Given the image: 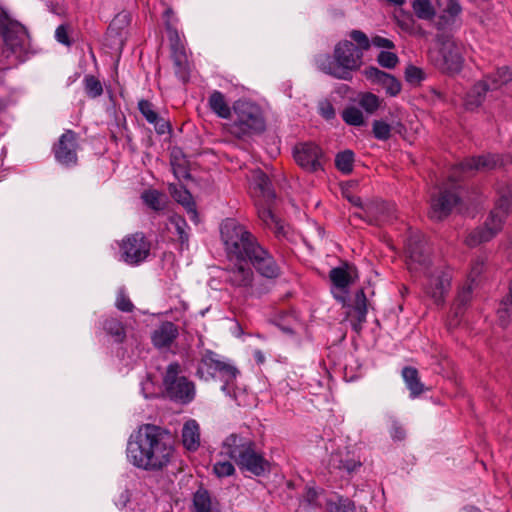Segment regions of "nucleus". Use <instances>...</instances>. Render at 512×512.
Wrapping results in <instances>:
<instances>
[{
    "label": "nucleus",
    "instance_id": "24",
    "mask_svg": "<svg viewBox=\"0 0 512 512\" xmlns=\"http://www.w3.org/2000/svg\"><path fill=\"white\" fill-rule=\"evenodd\" d=\"M138 109L146 121L154 126L155 131L163 135L170 131V124L154 109V105L145 99L138 102Z\"/></svg>",
    "mask_w": 512,
    "mask_h": 512
},
{
    "label": "nucleus",
    "instance_id": "27",
    "mask_svg": "<svg viewBox=\"0 0 512 512\" xmlns=\"http://www.w3.org/2000/svg\"><path fill=\"white\" fill-rule=\"evenodd\" d=\"M169 190L172 197L185 208L189 219L198 223V213L190 192L183 186L178 185H170Z\"/></svg>",
    "mask_w": 512,
    "mask_h": 512
},
{
    "label": "nucleus",
    "instance_id": "45",
    "mask_svg": "<svg viewBox=\"0 0 512 512\" xmlns=\"http://www.w3.org/2000/svg\"><path fill=\"white\" fill-rule=\"evenodd\" d=\"M213 472L218 478L228 477L235 473V467L231 460H218L213 465Z\"/></svg>",
    "mask_w": 512,
    "mask_h": 512
},
{
    "label": "nucleus",
    "instance_id": "8",
    "mask_svg": "<svg viewBox=\"0 0 512 512\" xmlns=\"http://www.w3.org/2000/svg\"><path fill=\"white\" fill-rule=\"evenodd\" d=\"M252 186L256 196L255 204L260 220L267 228L273 231L276 237H285V225L272 211L275 192L272 189L271 181L265 173L256 171L253 175Z\"/></svg>",
    "mask_w": 512,
    "mask_h": 512
},
{
    "label": "nucleus",
    "instance_id": "34",
    "mask_svg": "<svg viewBox=\"0 0 512 512\" xmlns=\"http://www.w3.org/2000/svg\"><path fill=\"white\" fill-rule=\"evenodd\" d=\"M326 512H356V506L349 498L336 494L326 499Z\"/></svg>",
    "mask_w": 512,
    "mask_h": 512
},
{
    "label": "nucleus",
    "instance_id": "53",
    "mask_svg": "<svg viewBox=\"0 0 512 512\" xmlns=\"http://www.w3.org/2000/svg\"><path fill=\"white\" fill-rule=\"evenodd\" d=\"M55 37L59 43L67 46L70 45L67 29L64 25H60L59 27H57L55 31Z\"/></svg>",
    "mask_w": 512,
    "mask_h": 512
},
{
    "label": "nucleus",
    "instance_id": "22",
    "mask_svg": "<svg viewBox=\"0 0 512 512\" xmlns=\"http://www.w3.org/2000/svg\"><path fill=\"white\" fill-rule=\"evenodd\" d=\"M361 466V462L347 448L338 449L330 455L329 467L340 472L352 473Z\"/></svg>",
    "mask_w": 512,
    "mask_h": 512
},
{
    "label": "nucleus",
    "instance_id": "11",
    "mask_svg": "<svg viewBox=\"0 0 512 512\" xmlns=\"http://www.w3.org/2000/svg\"><path fill=\"white\" fill-rule=\"evenodd\" d=\"M512 81V70L503 66L495 73L488 75L484 80L477 82L467 93L465 106L468 110L478 108L486 97H492L493 92L500 89L503 85Z\"/></svg>",
    "mask_w": 512,
    "mask_h": 512
},
{
    "label": "nucleus",
    "instance_id": "37",
    "mask_svg": "<svg viewBox=\"0 0 512 512\" xmlns=\"http://www.w3.org/2000/svg\"><path fill=\"white\" fill-rule=\"evenodd\" d=\"M381 103L382 100L371 92H364L358 95L359 106L363 108L368 114L375 113L379 109Z\"/></svg>",
    "mask_w": 512,
    "mask_h": 512
},
{
    "label": "nucleus",
    "instance_id": "62",
    "mask_svg": "<svg viewBox=\"0 0 512 512\" xmlns=\"http://www.w3.org/2000/svg\"><path fill=\"white\" fill-rule=\"evenodd\" d=\"M214 512H220V511H214Z\"/></svg>",
    "mask_w": 512,
    "mask_h": 512
},
{
    "label": "nucleus",
    "instance_id": "31",
    "mask_svg": "<svg viewBox=\"0 0 512 512\" xmlns=\"http://www.w3.org/2000/svg\"><path fill=\"white\" fill-rule=\"evenodd\" d=\"M462 8L457 0H448L443 14L439 16L436 26L439 30L449 28L455 21V18L461 13Z\"/></svg>",
    "mask_w": 512,
    "mask_h": 512
},
{
    "label": "nucleus",
    "instance_id": "21",
    "mask_svg": "<svg viewBox=\"0 0 512 512\" xmlns=\"http://www.w3.org/2000/svg\"><path fill=\"white\" fill-rule=\"evenodd\" d=\"M226 270V280L234 287L248 288L251 286L253 281V271L248 265L249 261H234Z\"/></svg>",
    "mask_w": 512,
    "mask_h": 512
},
{
    "label": "nucleus",
    "instance_id": "40",
    "mask_svg": "<svg viewBox=\"0 0 512 512\" xmlns=\"http://www.w3.org/2000/svg\"><path fill=\"white\" fill-rule=\"evenodd\" d=\"M165 196L157 190H147L142 193L144 203L153 210H161L164 207Z\"/></svg>",
    "mask_w": 512,
    "mask_h": 512
},
{
    "label": "nucleus",
    "instance_id": "42",
    "mask_svg": "<svg viewBox=\"0 0 512 512\" xmlns=\"http://www.w3.org/2000/svg\"><path fill=\"white\" fill-rule=\"evenodd\" d=\"M104 330L114 337L116 342H121L125 337L122 323L116 319H107L103 325Z\"/></svg>",
    "mask_w": 512,
    "mask_h": 512
},
{
    "label": "nucleus",
    "instance_id": "41",
    "mask_svg": "<svg viewBox=\"0 0 512 512\" xmlns=\"http://www.w3.org/2000/svg\"><path fill=\"white\" fill-rule=\"evenodd\" d=\"M170 229H174L178 234L179 240L181 243L188 241L187 234V223L186 220L180 215L173 214L169 218Z\"/></svg>",
    "mask_w": 512,
    "mask_h": 512
},
{
    "label": "nucleus",
    "instance_id": "60",
    "mask_svg": "<svg viewBox=\"0 0 512 512\" xmlns=\"http://www.w3.org/2000/svg\"><path fill=\"white\" fill-rule=\"evenodd\" d=\"M128 17V14L127 13H122V14H119L117 17H116V21H121L122 19H126Z\"/></svg>",
    "mask_w": 512,
    "mask_h": 512
},
{
    "label": "nucleus",
    "instance_id": "36",
    "mask_svg": "<svg viewBox=\"0 0 512 512\" xmlns=\"http://www.w3.org/2000/svg\"><path fill=\"white\" fill-rule=\"evenodd\" d=\"M326 499L324 492L322 489H316L314 487H307L303 496L301 503L306 504L310 508H319L326 504Z\"/></svg>",
    "mask_w": 512,
    "mask_h": 512
},
{
    "label": "nucleus",
    "instance_id": "52",
    "mask_svg": "<svg viewBox=\"0 0 512 512\" xmlns=\"http://www.w3.org/2000/svg\"><path fill=\"white\" fill-rule=\"evenodd\" d=\"M347 200L355 207L360 208L361 212L355 213L356 216L364 215V206L368 201H363L359 196L356 195H346Z\"/></svg>",
    "mask_w": 512,
    "mask_h": 512
},
{
    "label": "nucleus",
    "instance_id": "13",
    "mask_svg": "<svg viewBox=\"0 0 512 512\" xmlns=\"http://www.w3.org/2000/svg\"><path fill=\"white\" fill-rule=\"evenodd\" d=\"M440 43L438 50H432L429 58L433 65L448 74L458 73L463 65L461 48L450 38L439 36Z\"/></svg>",
    "mask_w": 512,
    "mask_h": 512
},
{
    "label": "nucleus",
    "instance_id": "14",
    "mask_svg": "<svg viewBox=\"0 0 512 512\" xmlns=\"http://www.w3.org/2000/svg\"><path fill=\"white\" fill-rule=\"evenodd\" d=\"M181 366L177 362L168 365L164 376V386L168 396L177 402L189 403L195 396V388L191 381L183 376Z\"/></svg>",
    "mask_w": 512,
    "mask_h": 512
},
{
    "label": "nucleus",
    "instance_id": "46",
    "mask_svg": "<svg viewBox=\"0 0 512 512\" xmlns=\"http://www.w3.org/2000/svg\"><path fill=\"white\" fill-rule=\"evenodd\" d=\"M391 126L382 120H375L373 122V134L378 140L385 141L389 139Z\"/></svg>",
    "mask_w": 512,
    "mask_h": 512
},
{
    "label": "nucleus",
    "instance_id": "7",
    "mask_svg": "<svg viewBox=\"0 0 512 512\" xmlns=\"http://www.w3.org/2000/svg\"><path fill=\"white\" fill-rule=\"evenodd\" d=\"M196 374L200 379L205 381L219 377V379L224 382L221 390L237 401L234 382L239 371L221 355L209 349L201 352Z\"/></svg>",
    "mask_w": 512,
    "mask_h": 512
},
{
    "label": "nucleus",
    "instance_id": "16",
    "mask_svg": "<svg viewBox=\"0 0 512 512\" xmlns=\"http://www.w3.org/2000/svg\"><path fill=\"white\" fill-rule=\"evenodd\" d=\"M171 13L172 11L170 9H167L165 11V17L167 18L166 29L170 41L172 59L175 65V73L180 80L186 82L189 77L188 58L184 45L182 44L180 36L178 34V31L173 27L172 23L169 20Z\"/></svg>",
    "mask_w": 512,
    "mask_h": 512
},
{
    "label": "nucleus",
    "instance_id": "23",
    "mask_svg": "<svg viewBox=\"0 0 512 512\" xmlns=\"http://www.w3.org/2000/svg\"><path fill=\"white\" fill-rule=\"evenodd\" d=\"M363 74L373 83L382 85L386 93L390 96H396L401 91V84L394 76L385 73L376 67L366 68L363 71Z\"/></svg>",
    "mask_w": 512,
    "mask_h": 512
},
{
    "label": "nucleus",
    "instance_id": "56",
    "mask_svg": "<svg viewBox=\"0 0 512 512\" xmlns=\"http://www.w3.org/2000/svg\"><path fill=\"white\" fill-rule=\"evenodd\" d=\"M320 113L327 120L332 119L335 116L334 108L330 103H322L320 106Z\"/></svg>",
    "mask_w": 512,
    "mask_h": 512
},
{
    "label": "nucleus",
    "instance_id": "28",
    "mask_svg": "<svg viewBox=\"0 0 512 512\" xmlns=\"http://www.w3.org/2000/svg\"><path fill=\"white\" fill-rule=\"evenodd\" d=\"M350 314L354 318L352 320L353 329L359 331L362 323L366 321L367 315V299L362 289L358 290L355 294Z\"/></svg>",
    "mask_w": 512,
    "mask_h": 512
},
{
    "label": "nucleus",
    "instance_id": "15",
    "mask_svg": "<svg viewBox=\"0 0 512 512\" xmlns=\"http://www.w3.org/2000/svg\"><path fill=\"white\" fill-rule=\"evenodd\" d=\"M150 253V243L143 233L125 237L120 243V258L128 265H138L145 261Z\"/></svg>",
    "mask_w": 512,
    "mask_h": 512
},
{
    "label": "nucleus",
    "instance_id": "10",
    "mask_svg": "<svg viewBox=\"0 0 512 512\" xmlns=\"http://www.w3.org/2000/svg\"><path fill=\"white\" fill-rule=\"evenodd\" d=\"M512 211V188L506 187L500 192L495 209L490 212L484 227L472 231L466 238L470 247L491 240L501 229L504 218Z\"/></svg>",
    "mask_w": 512,
    "mask_h": 512
},
{
    "label": "nucleus",
    "instance_id": "38",
    "mask_svg": "<svg viewBox=\"0 0 512 512\" xmlns=\"http://www.w3.org/2000/svg\"><path fill=\"white\" fill-rule=\"evenodd\" d=\"M412 8L415 15L423 20H430L435 15V9L430 0H414Z\"/></svg>",
    "mask_w": 512,
    "mask_h": 512
},
{
    "label": "nucleus",
    "instance_id": "55",
    "mask_svg": "<svg viewBox=\"0 0 512 512\" xmlns=\"http://www.w3.org/2000/svg\"><path fill=\"white\" fill-rule=\"evenodd\" d=\"M370 44H372L376 47H379V48L391 49L394 47V44L392 41H390L387 38L381 37V36L373 37Z\"/></svg>",
    "mask_w": 512,
    "mask_h": 512
},
{
    "label": "nucleus",
    "instance_id": "29",
    "mask_svg": "<svg viewBox=\"0 0 512 512\" xmlns=\"http://www.w3.org/2000/svg\"><path fill=\"white\" fill-rule=\"evenodd\" d=\"M472 297V285L463 287L456 298L454 305V316L448 321V328H456L459 325V318L463 315L466 306L470 303Z\"/></svg>",
    "mask_w": 512,
    "mask_h": 512
},
{
    "label": "nucleus",
    "instance_id": "61",
    "mask_svg": "<svg viewBox=\"0 0 512 512\" xmlns=\"http://www.w3.org/2000/svg\"><path fill=\"white\" fill-rule=\"evenodd\" d=\"M464 512H478V509L474 507L465 508Z\"/></svg>",
    "mask_w": 512,
    "mask_h": 512
},
{
    "label": "nucleus",
    "instance_id": "9",
    "mask_svg": "<svg viewBox=\"0 0 512 512\" xmlns=\"http://www.w3.org/2000/svg\"><path fill=\"white\" fill-rule=\"evenodd\" d=\"M233 113V121L227 125V129L235 137L243 138L265 130L263 113L257 104L238 100L233 105Z\"/></svg>",
    "mask_w": 512,
    "mask_h": 512
},
{
    "label": "nucleus",
    "instance_id": "4",
    "mask_svg": "<svg viewBox=\"0 0 512 512\" xmlns=\"http://www.w3.org/2000/svg\"><path fill=\"white\" fill-rule=\"evenodd\" d=\"M503 164V160H500L498 156L488 154L465 159L454 166L449 176L448 183L439 188L437 194L431 196L430 218L436 221L443 220L452 212L453 208L457 206L460 197L455 183L462 176L474 171H489Z\"/></svg>",
    "mask_w": 512,
    "mask_h": 512
},
{
    "label": "nucleus",
    "instance_id": "44",
    "mask_svg": "<svg viewBox=\"0 0 512 512\" xmlns=\"http://www.w3.org/2000/svg\"><path fill=\"white\" fill-rule=\"evenodd\" d=\"M342 118L349 125L361 126L364 124V116L361 110L353 106L344 109Z\"/></svg>",
    "mask_w": 512,
    "mask_h": 512
},
{
    "label": "nucleus",
    "instance_id": "25",
    "mask_svg": "<svg viewBox=\"0 0 512 512\" xmlns=\"http://www.w3.org/2000/svg\"><path fill=\"white\" fill-rule=\"evenodd\" d=\"M178 327L166 321L161 323L152 333V343L157 348H168L178 337Z\"/></svg>",
    "mask_w": 512,
    "mask_h": 512
},
{
    "label": "nucleus",
    "instance_id": "54",
    "mask_svg": "<svg viewBox=\"0 0 512 512\" xmlns=\"http://www.w3.org/2000/svg\"><path fill=\"white\" fill-rule=\"evenodd\" d=\"M484 267V262L482 260L477 259L471 268L469 279L472 283L476 281V278L482 273Z\"/></svg>",
    "mask_w": 512,
    "mask_h": 512
},
{
    "label": "nucleus",
    "instance_id": "19",
    "mask_svg": "<svg viewBox=\"0 0 512 512\" xmlns=\"http://www.w3.org/2000/svg\"><path fill=\"white\" fill-rule=\"evenodd\" d=\"M396 211L394 204L379 200H368L366 206H364V215H359V218L370 224H388L397 219Z\"/></svg>",
    "mask_w": 512,
    "mask_h": 512
},
{
    "label": "nucleus",
    "instance_id": "51",
    "mask_svg": "<svg viewBox=\"0 0 512 512\" xmlns=\"http://www.w3.org/2000/svg\"><path fill=\"white\" fill-rule=\"evenodd\" d=\"M390 435L395 441H401L406 436L404 428L395 419L391 421Z\"/></svg>",
    "mask_w": 512,
    "mask_h": 512
},
{
    "label": "nucleus",
    "instance_id": "12",
    "mask_svg": "<svg viewBox=\"0 0 512 512\" xmlns=\"http://www.w3.org/2000/svg\"><path fill=\"white\" fill-rule=\"evenodd\" d=\"M0 35L6 48L17 58L29 48L30 37L26 27L5 13L0 14Z\"/></svg>",
    "mask_w": 512,
    "mask_h": 512
},
{
    "label": "nucleus",
    "instance_id": "18",
    "mask_svg": "<svg viewBox=\"0 0 512 512\" xmlns=\"http://www.w3.org/2000/svg\"><path fill=\"white\" fill-rule=\"evenodd\" d=\"M293 156L296 163L304 170L316 172L322 169L323 152L311 142L299 143L294 147Z\"/></svg>",
    "mask_w": 512,
    "mask_h": 512
},
{
    "label": "nucleus",
    "instance_id": "2",
    "mask_svg": "<svg viewBox=\"0 0 512 512\" xmlns=\"http://www.w3.org/2000/svg\"><path fill=\"white\" fill-rule=\"evenodd\" d=\"M221 240L230 262L249 261L263 277L273 279L280 275V267L273 256L262 247L256 237L235 219L227 218L220 226Z\"/></svg>",
    "mask_w": 512,
    "mask_h": 512
},
{
    "label": "nucleus",
    "instance_id": "47",
    "mask_svg": "<svg viewBox=\"0 0 512 512\" xmlns=\"http://www.w3.org/2000/svg\"><path fill=\"white\" fill-rule=\"evenodd\" d=\"M378 63L385 68H394L398 63V56L389 51H382L377 58Z\"/></svg>",
    "mask_w": 512,
    "mask_h": 512
},
{
    "label": "nucleus",
    "instance_id": "20",
    "mask_svg": "<svg viewBox=\"0 0 512 512\" xmlns=\"http://www.w3.org/2000/svg\"><path fill=\"white\" fill-rule=\"evenodd\" d=\"M57 162L66 167L77 164V138L75 132L67 130L53 147Z\"/></svg>",
    "mask_w": 512,
    "mask_h": 512
},
{
    "label": "nucleus",
    "instance_id": "17",
    "mask_svg": "<svg viewBox=\"0 0 512 512\" xmlns=\"http://www.w3.org/2000/svg\"><path fill=\"white\" fill-rule=\"evenodd\" d=\"M329 278L332 283L334 297L344 304L347 299L349 286L358 279L357 269L348 263H344L341 266L331 269Z\"/></svg>",
    "mask_w": 512,
    "mask_h": 512
},
{
    "label": "nucleus",
    "instance_id": "58",
    "mask_svg": "<svg viewBox=\"0 0 512 512\" xmlns=\"http://www.w3.org/2000/svg\"><path fill=\"white\" fill-rule=\"evenodd\" d=\"M253 357L257 364H263L265 362V355L259 349L254 350Z\"/></svg>",
    "mask_w": 512,
    "mask_h": 512
},
{
    "label": "nucleus",
    "instance_id": "26",
    "mask_svg": "<svg viewBox=\"0 0 512 512\" xmlns=\"http://www.w3.org/2000/svg\"><path fill=\"white\" fill-rule=\"evenodd\" d=\"M181 440L184 448L190 452L198 450L201 444L200 426L195 419L187 420L181 433Z\"/></svg>",
    "mask_w": 512,
    "mask_h": 512
},
{
    "label": "nucleus",
    "instance_id": "59",
    "mask_svg": "<svg viewBox=\"0 0 512 512\" xmlns=\"http://www.w3.org/2000/svg\"><path fill=\"white\" fill-rule=\"evenodd\" d=\"M389 3L394 5H402L404 3V0H387Z\"/></svg>",
    "mask_w": 512,
    "mask_h": 512
},
{
    "label": "nucleus",
    "instance_id": "30",
    "mask_svg": "<svg viewBox=\"0 0 512 512\" xmlns=\"http://www.w3.org/2000/svg\"><path fill=\"white\" fill-rule=\"evenodd\" d=\"M220 511L219 504L212 499L209 492L203 488L198 489L193 495L192 512H214Z\"/></svg>",
    "mask_w": 512,
    "mask_h": 512
},
{
    "label": "nucleus",
    "instance_id": "39",
    "mask_svg": "<svg viewBox=\"0 0 512 512\" xmlns=\"http://www.w3.org/2000/svg\"><path fill=\"white\" fill-rule=\"evenodd\" d=\"M354 153L351 150H345L336 155L335 165L339 171L349 174L353 170Z\"/></svg>",
    "mask_w": 512,
    "mask_h": 512
},
{
    "label": "nucleus",
    "instance_id": "33",
    "mask_svg": "<svg viewBox=\"0 0 512 512\" xmlns=\"http://www.w3.org/2000/svg\"><path fill=\"white\" fill-rule=\"evenodd\" d=\"M210 109L220 118L227 119L231 116V109L220 91H213L208 99Z\"/></svg>",
    "mask_w": 512,
    "mask_h": 512
},
{
    "label": "nucleus",
    "instance_id": "57",
    "mask_svg": "<svg viewBox=\"0 0 512 512\" xmlns=\"http://www.w3.org/2000/svg\"><path fill=\"white\" fill-rule=\"evenodd\" d=\"M152 388L153 382L151 378L148 376L145 381L141 382V390L145 398H148L153 394Z\"/></svg>",
    "mask_w": 512,
    "mask_h": 512
},
{
    "label": "nucleus",
    "instance_id": "35",
    "mask_svg": "<svg viewBox=\"0 0 512 512\" xmlns=\"http://www.w3.org/2000/svg\"><path fill=\"white\" fill-rule=\"evenodd\" d=\"M497 316L502 327H506L512 318V283L510 284L508 295L499 304Z\"/></svg>",
    "mask_w": 512,
    "mask_h": 512
},
{
    "label": "nucleus",
    "instance_id": "49",
    "mask_svg": "<svg viewBox=\"0 0 512 512\" xmlns=\"http://www.w3.org/2000/svg\"><path fill=\"white\" fill-rule=\"evenodd\" d=\"M349 37L358 44V48L361 51L369 49L370 41L364 32L360 30H352L349 33Z\"/></svg>",
    "mask_w": 512,
    "mask_h": 512
},
{
    "label": "nucleus",
    "instance_id": "5",
    "mask_svg": "<svg viewBox=\"0 0 512 512\" xmlns=\"http://www.w3.org/2000/svg\"><path fill=\"white\" fill-rule=\"evenodd\" d=\"M219 456L233 460L240 469L256 476L269 471V463L255 449V442L243 433H231L222 442Z\"/></svg>",
    "mask_w": 512,
    "mask_h": 512
},
{
    "label": "nucleus",
    "instance_id": "43",
    "mask_svg": "<svg viewBox=\"0 0 512 512\" xmlns=\"http://www.w3.org/2000/svg\"><path fill=\"white\" fill-rule=\"evenodd\" d=\"M84 88L86 94L91 98L99 97L103 93L101 82L92 75H87L84 78Z\"/></svg>",
    "mask_w": 512,
    "mask_h": 512
},
{
    "label": "nucleus",
    "instance_id": "50",
    "mask_svg": "<svg viewBox=\"0 0 512 512\" xmlns=\"http://www.w3.org/2000/svg\"><path fill=\"white\" fill-rule=\"evenodd\" d=\"M115 304L116 307L123 312H131L134 308V305L123 290H119Z\"/></svg>",
    "mask_w": 512,
    "mask_h": 512
},
{
    "label": "nucleus",
    "instance_id": "6",
    "mask_svg": "<svg viewBox=\"0 0 512 512\" xmlns=\"http://www.w3.org/2000/svg\"><path fill=\"white\" fill-rule=\"evenodd\" d=\"M361 63L362 51L348 40L335 46L333 59L330 56H323L317 60L321 71L343 80H349L351 72L357 70Z\"/></svg>",
    "mask_w": 512,
    "mask_h": 512
},
{
    "label": "nucleus",
    "instance_id": "32",
    "mask_svg": "<svg viewBox=\"0 0 512 512\" xmlns=\"http://www.w3.org/2000/svg\"><path fill=\"white\" fill-rule=\"evenodd\" d=\"M402 377L404 379V382H405L408 390L410 391L411 398H416L423 392L424 385L419 379L418 371L416 368H413V367L403 368Z\"/></svg>",
    "mask_w": 512,
    "mask_h": 512
},
{
    "label": "nucleus",
    "instance_id": "48",
    "mask_svg": "<svg viewBox=\"0 0 512 512\" xmlns=\"http://www.w3.org/2000/svg\"><path fill=\"white\" fill-rule=\"evenodd\" d=\"M405 78H406L407 82H409L411 84H417L421 80H423L424 73H423L422 69H420L416 66L410 65L406 68Z\"/></svg>",
    "mask_w": 512,
    "mask_h": 512
},
{
    "label": "nucleus",
    "instance_id": "3",
    "mask_svg": "<svg viewBox=\"0 0 512 512\" xmlns=\"http://www.w3.org/2000/svg\"><path fill=\"white\" fill-rule=\"evenodd\" d=\"M406 265L414 276L425 277L423 288L436 304L444 301L451 285L452 271L443 264H434L426 242L418 233H412L406 244Z\"/></svg>",
    "mask_w": 512,
    "mask_h": 512
},
{
    "label": "nucleus",
    "instance_id": "1",
    "mask_svg": "<svg viewBox=\"0 0 512 512\" xmlns=\"http://www.w3.org/2000/svg\"><path fill=\"white\" fill-rule=\"evenodd\" d=\"M126 457L135 468L159 472L174 462L175 448L166 430L156 425L145 424L130 435Z\"/></svg>",
    "mask_w": 512,
    "mask_h": 512
}]
</instances>
